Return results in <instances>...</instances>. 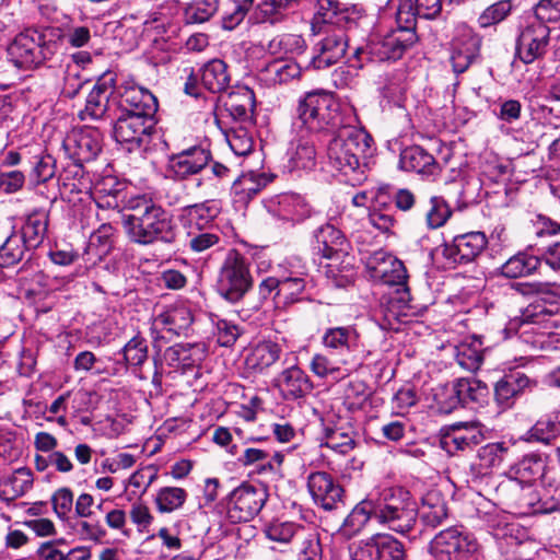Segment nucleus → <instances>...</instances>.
<instances>
[{"instance_id":"obj_46","label":"nucleus","mask_w":560,"mask_h":560,"mask_svg":"<svg viewBox=\"0 0 560 560\" xmlns=\"http://www.w3.org/2000/svg\"><path fill=\"white\" fill-rule=\"evenodd\" d=\"M545 463L536 455H528L521 459L511 469L508 480H516L523 483H533L544 475Z\"/></svg>"},{"instance_id":"obj_16","label":"nucleus","mask_w":560,"mask_h":560,"mask_svg":"<svg viewBox=\"0 0 560 560\" xmlns=\"http://www.w3.org/2000/svg\"><path fill=\"white\" fill-rule=\"evenodd\" d=\"M352 560H405L402 544L388 534H375L350 548Z\"/></svg>"},{"instance_id":"obj_6","label":"nucleus","mask_w":560,"mask_h":560,"mask_svg":"<svg viewBox=\"0 0 560 560\" xmlns=\"http://www.w3.org/2000/svg\"><path fill=\"white\" fill-rule=\"evenodd\" d=\"M50 36V32L25 30L9 45V60L19 69L28 70L38 67L57 51L58 43Z\"/></svg>"},{"instance_id":"obj_47","label":"nucleus","mask_w":560,"mask_h":560,"mask_svg":"<svg viewBox=\"0 0 560 560\" xmlns=\"http://www.w3.org/2000/svg\"><path fill=\"white\" fill-rule=\"evenodd\" d=\"M539 265V256L518 253L502 265L501 272L506 278L526 277L537 270Z\"/></svg>"},{"instance_id":"obj_11","label":"nucleus","mask_w":560,"mask_h":560,"mask_svg":"<svg viewBox=\"0 0 560 560\" xmlns=\"http://www.w3.org/2000/svg\"><path fill=\"white\" fill-rule=\"evenodd\" d=\"M354 28L346 26L319 27L318 34L322 37L313 47L311 65L314 69H326L337 63L345 57L347 48L350 47V32Z\"/></svg>"},{"instance_id":"obj_54","label":"nucleus","mask_w":560,"mask_h":560,"mask_svg":"<svg viewBox=\"0 0 560 560\" xmlns=\"http://www.w3.org/2000/svg\"><path fill=\"white\" fill-rule=\"evenodd\" d=\"M187 499V492L179 487L161 488L155 497L158 511L161 513H172L180 509Z\"/></svg>"},{"instance_id":"obj_58","label":"nucleus","mask_w":560,"mask_h":560,"mask_svg":"<svg viewBox=\"0 0 560 560\" xmlns=\"http://www.w3.org/2000/svg\"><path fill=\"white\" fill-rule=\"evenodd\" d=\"M452 209L441 196H432L425 213L427 226L431 230L443 226L452 215Z\"/></svg>"},{"instance_id":"obj_32","label":"nucleus","mask_w":560,"mask_h":560,"mask_svg":"<svg viewBox=\"0 0 560 560\" xmlns=\"http://www.w3.org/2000/svg\"><path fill=\"white\" fill-rule=\"evenodd\" d=\"M194 322L190 307L185 303H175L160 313L154 323L179 336L186 334Z\"/></svg>"},{"instance_id":"obj_28","label":"nucleus","mask_w":560,"mask_h":560,"mask_svg":"<svg viewBox=\"0 0 560 560\" xmlns=\"http://www.w3.org/2000/svg\"><path fill=\"white\" fill-rule=\"evenodd\" d=\"M534 384L523 371L514 370L505 374L494 386V398L503 408L513 405L515 398Z\"/></svg>"},{"instance_id":"obj_38","label":"nucleus","mask_w":560,"mask_h":560,"mask_svg":"<svg viewBox=\"0 0 560 560\" xmlns=\"http://www.w3.org/2000/svg\"><path fill=\"white\" fill-rule=\"evenodd\" d=\"M460 407L476 408L487 402L489 396L488 386L476 378L466 377L455 380Z\"/></svg>"},{"instance_id":"obj_25","label":"nucleus","mask_w":560,"mask_h":560,"mask_svg":"<svg viewBox=\"0 0 560 560\" xmlns=\"http://www.w3.org/2000/svg\"><path fill=\"white\" fill-rule=\"evenodd\" d=\"M316 250L324 258H346V267L349 266V243L343 233L331 224L320 226L315 233Z\"/></svg>"},{"instance_id":"obj_3","label":"nucleus","mask_w":560,"mask_h":560,"mask_svg":"<svg viewBox=\"0 0 560 560\" xmlns=\"http://www.w3.org/2000/svg\"><path fill=\"white\" fill-rule=\"evenodd\" d=\"M339 105L331 93L316 90L305 93L298 101L294 130L300 135H317L339 126Z\"/></svg>"},{"instance_id":"obj_7","label":"nucleus","mask_w":560,"mask_h":560,"mask_svg":"<svg viewBox=\"0 0 560 560\" xmlns=\"http://www.w3.org/2000/svg\"><path fill=\"white\" fill-rule=\"evenodd\" d=\"M253 285L249 262L236 249L228 252L215 282L218 294L230 303L240 302Z\"/></svg>"},{"instance_id":"obj_10","label":"nucleus","mask_w":560,"mask_h":560,"mask_svg":"<svg viewBox=\"0 0 560 560\" xmlns=\"http://www.w3.org/2000/svg\"><path fill=\"white\" fill-rule=\"evenodd\" d=\"M429 551L434 560H478L479 545L468 533L450 527L434 536Z\"/></svg>"},{"instance_id":"obj_53","label":"nucleus","mask_w":560,"mask_h":560,"mask_svg":"<svg viewBox=\"0 0 560 560\" xmlns=\"http://www.w3.org/2000/svg\"><path fill=\"white\" fill-rule=\"evenodd\" d=\"M305 272L291 273L281 278L280 298L277 303L292 304L301 299L306 287Z\"/></svg>"},{"instance_id":"obj_9","label":"nucleus","mask_w":560,"mask_h":560,"mask_svg":"<svg viewBox=\"0 0 560 560\" xmlns=\"http://www.w3.org/2000/svg\"><path fill=\"white\" fill-rule=\"evenodd\" d=\"M322 345L339 358V364L349 370L363 363L361 336L354 325L326 328L322 335Z\"/></svg>"},{"instance_id":"obj_17","label":"nucleus","mask_w":560,"mask_h":560,"mask_svg":"<svg viewBox=\"0 0 560 560\" xmlns=\"http://www.w3.org/2000/svg\"><path fill=\"white\" fill-rule=\"evenodd\" d=\"M365 268L369 277L387 285L404 287L407 283V270L401 260L389 253L377 250L365 259Z\"/></svg>"},{"instance_id":"obj_36","label":"nucleus","mask_w":560,"mask_h":560,"mask_svg":"<svg viewBox=\"0 0 560 560\" xmlns=\"http://www.w3.org/2000/svg\"><path fill=\"white\" fill-rule=\"evenodd\" d=\"M230 81L228 65L221 59H212L200 69V83L211 93L225 91Z\"/></svg>"},{"instance_id":"obj_27","label":"nucleus","mask_w":560,"mask_h":560,"mask_svg":"<svg viewBox=\"0 0 560 560\" xmlns=\"http://www.w3.org/2000/svg\"><path fill=\"white\" fill-rule=\"evenodd\" d=\"M346 26L357 28L358 23L351 16L350 10L337 0H317L316 13L314 15L313 28L316 25Z\"/></svg>"},{"instance_id":"obj_14","label":"nucleus","mask_w":560,"mask_h":560,"mask_svg":"<svg viewBox=\"0 0 560 560\" xmlns=\"http://www.w3.org/2000/svg\"><path fill=\"white\" fill-rule=\"evenodd\" d=\"M267 490L260 486L242 483L229 494L228 515L234 522H248L264 508Z\"/></svg>"},{"instance_id":"obj_63","label":"nucleus","mask_w":560,"mask_h":560,"mask_svg":"<svg viewBox=\"0 0 560 560\" xmlns=\"http://www.w3.org/2000/svg\"><path fill=\"white\" fill-rule=\"evenodd\" d=\"M355 442L349 432L340 429H327L325 440L320 446L328 447L339 454H349L354 448Z\"/></svg>"},{"instance_id":"obj_2","label":"nucleus","mask_w":560,"mask_h":560,"mask_svg":"<svg viewBox=\"0 0 560 560\" xmlns=\"http://www.w3.org/2000/svg\"><path fill=\"white\" fill-rule=\"evenodd\" d=\"M373 139L360 127L340 125L327 148L328 162L343 175L363 173L366 159L372 154Z\"/></svg>"},{"instance_id":"obj_19","label":"nucleus","mask_w":560,"mask_h":560,"mask_svg":"<svg viewBox=\"0 0 560 560\" xmlns=\"http://www.w3.org/2000/svg\"><path fill=\"white\" fill-rule=\"evenodd\" d=\"M485 440L478 422H457L446 428L440 439L441 447L450 455L471 451Z\"/></svg>"},{"instance_id":"obj_22","label":"nucleus","mask_w":560,"mask_h":560,"mask_svg":"<svg viewBox=\"0 0 560 560\" xmlns=\"http://www.w3.org/2000/svg\"><path fill=\"white\" fill-rule=\"evenodd\" d=\"M273 386L287 401H296L310 395L314 388L308 374L298 365L283 369L275 378Z\"/></svg>"},{"instance_id":"obj_64","label":"nucleus","mask_w":560,"mask_h":560,"mask_svg":"<svg viewBox=\"0 0 560 560\" xmlns=\"http://www.w3.org/2000/svg\"><path fill=\"white\" fill-rule=\"evenodd\" d=\"M434 400L436 401L440 411L444 413H451L455 409L459 408L460 398H458L455 381L439 386L434 393Z\"/></svg>"},{"instance_id":"obj_30","label":"nucleus","mask_w":560,"mask_h":560,"mask_svg":"<svg viewBox=\"0 0 560 560\" xmlns=\"http://www.w3.org/2000/svg\"><path fill=\"white\" fill-rule=\"evenodd\" d=\"M48 212L44 209H34L24 219L18 235L23 240L24 244L32 250L42 245L47 234Z\"/></svg>"},{"instance_id":"obj_21","label":"nucleus","mask_w":560,"mask_h":560,"mask_svg":"<svg viewBox=\"0 0 560 560\" xmlns=\"http://www.w3.org/2000/svg\"><path fill=\"white\" fill-rule=\"evenodd\" d=\"M549 27L535 20L528 24L520 34L516 45V52L524 63H532L546 54L549 43Z\"/></svg>"},{"instance_id":"obj_39","label":"nucleus","mask_w":560,"mask_h":560,"mask_svg":"<svg viewBox=\"0 0 560 560\" xmlns=\"http://www.w3.org/2000/svg\"><path fill=\"white\" fill-rule=\"evenodd\" d=\"M455 360L465 370L475 372L483 361V343L478 337H469L455 346Z\"/></svg>"},{"instance_id":"obj_1","label":"nucleus","mask_w":560,"mask_h":560,"mask_svg":"<svg viewBox=\"0 0 560 560\" xmlns=\"http://www.w3.org/2000/svg\"><path fill=\"white\" fill-rule=\"evenodd\" d=\"M129 213H124L121 224L128 240L137 245L158 243L172 245L176 242L178 228L173 215L147 196L131 198Z\"/></svg>"},{"instance_id":"obj_20","label":"nucleus","mask_w":560,"mask_h":560,"mask_svg":"<svg viewBox=\"0 0 560 560\" xmlns=\"http://www.w3.org/2000/svg\"><path fill=\"white\" fill-rule=\"evenodd\" d=\"M488 240L482 232H468L454 237L442 249L443 257L450 264H467L475 260L487 247Z\"/></svg>"},{"instance_id":"obj_50","label":"nucleus","mask_w":560,"mask_h":560,"mask_svg":"<svg viewBox=\"0 0 560 560\" xmlns=\"http://www.w3.org/2000/svg\"><path fill=\"white\" fill-rule=\"evenodd\" d=\"M248 124H237L225 132L226 141L231 150L240 156H245L252 152L254 140L252 132L248 130Z\"/></svg>"},{"instance_id":"obj_12","label":"nucleus","mask_w":560,"mask_h":560,"mask_svg":"<svg viewBox=\"0 0 560 560\" xmlns=\"http://www.w3.org/2000/svg\"><path fill=\"white\" fill-rule=\"evenodd\" d=\"M155 126V117L120 112L113 126L115 140L133 151L149 141Z\"/></svg>"},{"instance_id":"obj_35","label":"nucleus","mask_w":560,"mask_h":560,"mask_svg":"<svg viewBox=\"0 0 560 560\" xmlns=\"http://www.w3.org/2000/svg\"><path fill=\"white\" fill-rule=\"evenodd\" d=\"M481 40L476 35H467L456 42L451 63L457 74L465 72L479 55Z\"/></svg>"},{"instance_id":"obj_60","label":"nucleus","mask_w":560,"mask_h":560,"mask_svg":"<svg viewBox=\"0 0 560 560\" xmlns=\"http://www.w3.org/2000/svg\"><path fill=\"white\" fill-rule=\"evenodd\" d=\"M529 434L530 439L535 441L550 443L560 434V415L538 420L530 429Z\"/></svg>"},{"instance_id":"obj_5","label":"nucleus","mask_w":560,"mask_h":560,"mask_svg":"<svg viewBox=\"0 0 560 560\" xmlns=\"http://www.w3.org/2000/svg\"><path fill=\"white\" fill-rule=\"evenodd\" d=\"M418 40L417 33L410 30H393L384 36L370 39L364 46L353 50L355 63L362 68L366 62H390L399 60Z\"/></svg>"},{"instance_id":"obj_61","label":"nucleus","mask_w":560,"mask_h":560,"mask_svg":"<svg viewBox=\"0 0 560 560\" xmlns=\"http://www.w3.org/2000/svg\"><path fill=\"white\" fill-rule=\"evenodd\" d=\"M511 0H500L486 8L478 18V24L482 28L490 27L504 21L512 12Z\"/></svg>"},{"instance_id":"obj_49","label":"nucleus","mask_w":560,"mask_h":560,"mask_svg":"<svg viewBox=\"0 0 560 560\" xmlns=\"http://www.w3.org/2000/svg\"><path fill=\"white\" fill-rule=\"evenodd\" d=\"M306 42L299 34H280L275 36L267 46L268 51L276 56L301 55L306 50Z\"/></svg>"},{"instance_id":"obj_52","label":"nucleus","mask_w":560,"mask_h":560,"mask_svg":"<svg viewBox=\"0 0 560 560\" xmlns=\"http://www.w3.org/2000/svg\"><path fill=\"white\" fill-rule=\"evenodd\" d=\"M415 0H389V8L395 11L397 28L416 32L418 4Z\"/></svg>"},{"instance_id":"obj_18","label":"nucleus","mask_w":560,"mask_h":560,"mask_svg":"<svg viewBox=\"0 0 560 560\" xmlns=\"http://www.w3.org/2000/svg\"><path fill=\"white\" fill-rule=\"evenodd\" d=\"M306 486L314 503L322 509L332 511L343 504V488L329 472H311Z\"/></svg>"},{"instance_id":"obj_24","label":"nucleus","mask_w":560,"mask_h":560,"mask_svg":"<svg viewBox=\"0 0 560 560\" xmlns=\"http://www.w3.org/2000/svg\"><path fill=\"white\" fill-rule=\"evenodd\" d=\"M119 95L120 112L155 117L159 104L149 90L133 82H126L119 88Z\"/></svg>"},{"instance_id":"obj_62","label":"nucleus","mask_w":560,"mask_h":560,"mask_svg":"<svg viewBox=\"0 0 560 560\" xmlns=\"http://www.w3.org/2000/svg\"><path fill=\"white\" fill-rule=\"evenodd\" d=\"M300 542L298 559L299 560H320L322 559V547L319 542L318 534L305 528L301 532L298 539Z\"/></svg>"},{"instance_id":"obj_40","label":"nucleus","mask_w":560,"mask_h":560,"mask_svg":"<svg viewBox=\"0 0 560 560\" xmlns=\"http://www.w3.org/2000/svg\"><path fill=\"white\" fill-rule=\"evenodd\" d=\"M448 516L447 503L438 491L428 492L422 499L420 518L425 526L438 527Z\"/></svg>"},{"instance_id":"obj_8","label":"nucleus","mask_w":560,"mask_h":560,"mask_svg":"<svg viewBox=\"0 0 560 560\" xmlns=\"http://www.w3.org/2000/svg\"><path fill=\"white\" fill-rule=\"evenodd\" d=\"M559 307L555 303H545L541 300H537L530 303L523 312L520 317H515L509 322L505 327V332L517 334L522 336L528 334L533 329H528V326H538L539 331L535 332L532 340L525 339L526 342H530L534 347L545 349L547 339L551 338L553 334L551 329L555 327L551 317L558 312Z\"/></svg>"},{"instance_id":"obj_44","label":"nucleus","mask_w":560,"mask_h":560,"mask_svg":"<svg viewBox=\"0 0 560 560\" xmlns=\"http://www.w3.org/2000/svg\"><path fill=\"white\" fill-rule=\"evenodd\" d=\"M304 529L303 525L294 522L273 520L265 525L264 534L269 540L287 546L298 540Z\"/></svg>"},{"instance_id":"obj_41","label":"nucleus","mask_w":560,"mask_h":560,"mask_svg":"<svg viewBox=\"0 0 560 560\" xmlns=\"http://www.w3.org/2000/svg\"><path fill=\"white\" fill-rule=\"evenodd\" d=\"M376 499L368 498L358 503L342 524L346 535L352 536L359 533L370 520H375Z\"/></svg>"},{"instance_id":"obj_26","label":"nucleus","mask_w":560,"mask_h":560,"mask_svg":"<svg viewBox=\"0 0 560 560\" xmlns=\"http://www.w3.org/2000/svg\"><path fill=\"white\" fill-rule=\"evenodd\" d=\"M224 110L236 124L253 125L255 108L254 91L247 86H237L223 101Z\"/></svg>"},{"instance_id":"obj_42","label":"nucleus","mask_w":560,"mask_h":560,"mask_svg":"<svg viewBox=\"0 0 560 560\" xmlns=\"http://www.w3.org/2000/svg\"><path fill=\"white\" fill-rule=\"evenodd\" d=\"M282 353V347L271 340H265L257 343L247 357V364L258 371H264L277 361Z\"/></svg>"},{"instance_id":"obj_59","label":"nucleus","mask_w":560,"mask_h":560,"mask_svg":"<svg viewBox=\"0 0 560 560\" xmlns=\"http://www.w3.org/2000/svg\"><path fill=\"white\" fill-rule=\"evenodd\" d=\"M270 178L265 173H248L242 175L235 183L236 194H242L248 198L256 196L267 186Z\"/></svg>"},{"instance_id":"obj_15","label":"nucleus","mask_w":560,"mask_h":560,"mask_svg":"<svg viewBox=\"0 0 560 560\" xmlns=\"http://www.w3.org/2000/svg\"><path fill=\"white\" fill-rule=\"evenodd\" d=\"M499 491L508 503L522 514L548 513L559 510V504L547 505L546 501H541L533 483L505 480L500 483Z\"/></svg>"},{"instance_id":"obj_51","label":"nucleus","mask_w":560,"mask_h":560,"mask_svg":"<svg viewBox=\"0 0 560 560\" xmlns=\"http://www.w3.org/2000/svg\"><path fill=\"white\" fill-rule=\"evenodd\" d=\"M329 261L326 265V276L331 279L336 287H347L352 283L355 277L354 268H353V256L350 255L349 266L348 268L345 266L346 258L338 257V260L335 257L327 258Z\"/></svg>"},{"instance_id":"obj_56","label":"nucleus","mask_w":560,"mask_h":560,"mask_svg":"<svg viewBox=\"0 0 560 560\" xmlns=\"http://www.w3.org/2000/svg\"><path fill=\"white\" fill-rule=\"evenodd\" d=\"M183 211L189 223L198 230H203L219 213V209L210 201L186 206Z\"/></svg>"},{"instance_id":"obj_4","label":"nucleus","mask_w":560,"mask_h":560,"mask_svg":"<svg viewBox=\"0 0 560 560\" xmlns=\"http://www.w3.org/2000/svg\"><path fill=\"white\" fill-rule=\"evenodd\" d=\"M418 505L411 493L402 487L384 488L376 498L375 521L399 534L416 525Z\"/></svg>"},{"instance_id":"obj_34","label":"nucleus","mask_w":560,"mask_h":560,"mask_svg":"<svg viewBox=\"0 0 560 560\" xmlns=\"http://www.w3.org/2000/svg\"><path fill=\"white\" fill-rule=\"evenodd\" d=\"M112 88L104 81H97L88 95L84 109L79 113L81 120H97L105 116Z\"/></svg>"},{"instance_id":"obj_43","label":"nucleus","mask_w":560,"mask_h":560,"mask_svg":"<svg viewBox=\"0 0 560 560\" xmlns=\"http://www.w3.org/2000/svg\"><path fill=\"white\" fill-rule=\"evenodd\" d=\"M33 481L34 477L30 468H18L1 481V493L8 499L22 497L32 488Z\"/></svg>"},{"instance_id":"obj_31","label":"nucleus","mask_w":560,"mask_h":560,"mask_svg":"<svg viewBox=\"0 0 560 560\" xmlns=\"http://www.w3.org/2000/svg\"><path fill=\"white\" fill-rule=\"evenodd\" d=\"M125 183L116 176L106 175L96 179L91 189V196L98 208L115 209L118 208V198L125 190Z\"/></svg>"},{"instance_id":"obj_23","label":"nucleus","mask_w":560,"mask_h":560,"mask_svg":"<svg viewBox=\"0 0 560 560\" xmlns=\"http://www.w3.org/2000/svg\"><path fill=\"white\" fill-rule=\"evenodd\" d=\"M210 160V151L201 147H191L173 154L168 160L167 171L175 179L184 180L205 170Z\"/></svg>"},{"instance_id":"obj_13","label":"nucleus","mask_w":560,"mask_h":560,"mask_svg":"<svg viewBox=\"0 0 560 560\" xmlns=\"http://www.w3.org/2000/svg\"><path fill=\"white\" fill-rule=\"evenodd\" d=\"M103 135L100 129L84 126L73 128L62 141L66 155L81 167L83 163L93 161L102 151Z\"/></svg>"},{"instance_id":"obj_33","label":"nucleus","mask_w":560,"mask_h":560,"mask_svg":"<svg viewBox=\"0 0 560 560\" xmlns=\"http://www.w3.org/2000/svg\"><path fill=\"white\" fill-rule=\"evenodd\" d=\"M316 135H300L292 141L290 166L292 170H313L316 165Z\"/></svg>"},{"instance_id":"obj_37","label":"nucleus","mask_w":560,"mask_h":560,"mask_svg":"<svg viewBox=\"0 0 560 560\" xmlns=\"http://www.w3.org/2000/svg\"><path fill=\"white\" fill-rule=\"evenodd\" d=\"M276 213L281 220L295 223L310 217L311 207L302 196L289 192L278 197Z\"/></svg>"},{"instance_id":"obj_57","label":"nucleus","mask_w":560,"mask_h":560,"mask_svg":"<svg viewBox=\"0 0 560 560\" xmlns=\"http://www.w3.org/2000/svg\"><path fill=\"white\" fill-rule=\"evenodd\" d=\"M126 365L141 366L148 360L149 348L145 338L140 335L132 337L121 349Z\"/></svg>"},{"instance_id":"obj_29","label":"nucleus","mask_w":560,"mask_h":560,"mask_svg":"<svg viewBox=\"0 0 560 560\" xmlns=\"http://www.w3.org/2000/svg\"><path fill=\"white\" fill-rule=\"evenodd\" d=\"M400 168L407 172H416L427 177H435L441 167L434 156L420 145L405 148L399 158Z\"/></svg>"},{"instance_id":"obj_45","label":"nucleus","mask_w":560,"mask_h":560,"mask_svg":"<svg viewBox=\"0 0 560 560\" xmlns=\"http://www.w3.org/2000/svg\"><path fill=\"white\" fill-rule=\"evenodd\" d=\"M262 75L270 84H285L301 75V67L293 60H275L266 66Z\"/></svg>"},{"instance_id":"obj_48","label":"nucleus","mask_w":560,"mask_h":560,"mask_svg":"<svg viewBox=\"0 0 560 560\" xmlns=\"http://www.w3.org/2000/svg\"><path fill=\"white\" fill-rule=\"evenodd\" d=\"M27 252H32V249L24 244L16 230H13L0 246V267L10 268L15 266Z\"/></svg>"},{"instance_id":"obj_55","label":"nucleus","mask_w":560,"mask_h":560,"mask_svg":"<svg viewBox=\"0 0 560 560\" xmlns=\"http://www.w3.org/2000/svg\"><path fill=\"white\" fill-rule=\"evenodd\" d=\"M218 0H194L184 11L187 24H200L209 21L218 11Z\"/></svg>"}]
</instances>
